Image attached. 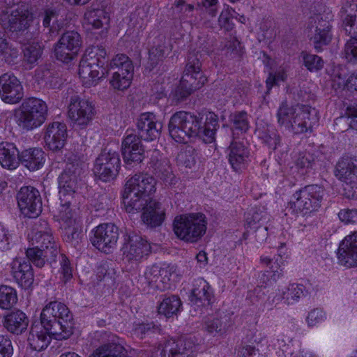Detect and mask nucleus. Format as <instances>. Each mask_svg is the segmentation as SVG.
Here are the masks:
<instances>
[{"label": "nucleus", "instance_id": "nucleus-15", "mask_svg": "<svg viewBox=\"0 0 357 357\" xmlns=\"http://www.w3.org/2000/svg\"><path fill=\"white\" fill-rule=\"evenodd\" d=\"M122 259L130 266H137L151 252L148 241L139 236L133 234L125 238L121 248Z\"/></svg>", "mask_w": 357, "mask_h": 357}, {"label": "nucleus", "instance_id": "nucleus-39", "mask_svg": "<svg viewBox=\"0 0 357 357\" xmlns=\"http://www.w3.org/2000/svg\"><path fill=\"white\" fill-rule=\"evenodd\" d=\"M190 347V343L188 344L184 340L180 339L176 342L170 340L167 342L161 353L162 357H178Z\"/></svg>", "mask_w": 357, "mask_h": 357}, {"label": "nucleus", "instance_id": "nucleus-8", "mask_svg": "<svg viewBox=\"0 0 357 357\" xmlns=\"http://www.w3.org/2000/svg\"><path fill=\"white\" fill-rule=\"evenodd\" d=\"M324 196L323 188L308 185L296 191L287 205V210L294 215L310 216L321 207Z\"/></svg>", "mask_w": 357, "mask_h": 357}, {"label": "nucleus", "instance_id": "nucleus-36", "mask_svg": "<svg viewBox=\"0 0 357 357\" xmlns=\"http://www.w3.org/2000/svg\"><path fill=\"white\" fill-rule=\"evenodd\" d=\"M20 159L27 169L36 171L44 165L45 153L40 148H31L22 152Z\"/></svg>", "mask_w": 357, "mask_h": 357}, {"label": "nucleus", "instance_id": "nucleus-61", "mask_svg": "<svg viewBox=\"0 0 357 357\" xmlns=\"http://www.w3.org/2000/svg\"><path fill=\"white\" fill-rule=\"evenodd\" d=\"M344 29L351 38H357V17L347 15L344 20Z\"/></svg>", "mask_w": 357, "mask_h": 357}, {"label": "nucleus", "instance_id": "nucleus-60", "mask_svg": "<svg viewBox=\"0 0 357 357\" xmlns=\"http://www.w3.org/2000/svg\"><path fill=\"white\" fill-rule=\"evenodd\" d=\"M57 10L53 8H47L44 10L43 24L45 27H51L52 29L57 24Z\"/></svg>", "mask_w": 357, "mask_h": 357}, {"label": "nucleus", "instance_id": "nucleus-13", "mask_svg": "<svg viewBox=\"0 0 357 357\" xmlns=\"http://www.w3.org/2000/svg\"><path fill=\"white\" fill-rule=\"evenodd\" d=\"M96 114L95 106L89 99L79 96L70 98L68 116L75 128H86L93 121Z\"/></svg>", "mask_w": 357, "mask_h": 357}, {"label": "nucleus", "instance_id": "nucleus-50", "mask_svg": "<svg viewBox=\"0 0 357 357\" xmlns=\"http://www.w3.org/2000/svg\"><path fill=\"white\" fill-rule=\"evenodd\" d=\"M26 254L29 259L38 267L43 266L46 259L48 257L51 258L47 251L44 250H42L41 248L36 246L34 248H28L26 250Z\"/></svg>", "mask_w": 357, "mask_h": 357}, {"label": "nucleus", "instance_id": "nucleus-42", "mask_svg": "<svg viewBox=\"0 0 357 357\" xmlns=\"http://www.w3.org/2000/svg\"><path fill=\"white\" fill-rule=\"evenodd\" d=\"M158 176L165 183L173 185L176 183V177L173 174L169 162L167 159L160 160L155 168Z\"/></svg>", "mask_w": 357, "mask_h": 357}, {"label": "nucleus", "instance_id": "nucleus-32", "mask_svg": "<svg viewBox=\"0 0 357 357\" xmlns=\"http://www.w3.org/2000/svg\"><path fill=\"white\" fill-rule=\"evenodd\" d=\"M304 287L302 284H292L288 287L277 290L273 301L291 305L298 302L305 295Z\"/></svg>", "mask_w": 357, "mask_h": 357}, {"label": "nucleus", "instance_id": "nucleus-25", "mask_svg": "<svg viewBox=\"0 0 357 357\" xmlns=\"http://www.w3.org/2000/svg\"><path fill=\"white\" fill-rule=\"evenodd\" d=\"M137 128L141 139L153 141L160 136L162 125L153 113L144 112L137 118Z\"/></svg>", "mask_w": 357, "mask_h": 357}, {"label": "nucleus", "instance_id": "nucleus-54", "mask_svg": "<svg viewBox=\"0 0 357 357\" xmlns=\"http://www.w3.org/2000/svg\"><path fill=\"white\" fill-rule=\"evenodd\" d=\"M326 319V312L322 309L315 308L307 313L305 321L308 327L312 328L323 323Z\"/></svg>", "mask_w": 357, "mask_h": 357}, {"label": "nucleus", "instance_id": "nucleus-7", "mask_svg": "<svg viewBox=\"0 0 357 357\" xmlns=\"http://www.w3.org/2000/svg\"><path fill=\"white\" fill-rule=\"evenodd\" d=\"M47 112V105L44 100L34 97L29 98L14 109L13 121L20 129L33 130L44 123Z\"/></svg>", "mask_w": 357, "mask_h": 357}, {"label": "nucleus", "instance_id": "nucleus-40", "mask_svg": "<svg viewBox=\"0 0 357 357\" xmlns=\"http://www.w3.org/2000/svg\"><path fill=\"white\" fill-rule=\"evenodd\" d=\"M63 45L70 48L77 54L82 47V39L79 33L75 31H68L63 33L59 40Z\"/></svg>", "mask_w": 357, "mask_h": 357}, {"label": "nucleus", "instance_id": "nucleus-14", "mask_svg": "<svg viewBox=\"0 0 357 357\" xmlns=\"http://www.w3.org/2000/svg\"><path fill=\"white\" fill-rule=\"evenodd\" d=\"M120 167L121 160L118 153L105 149L96 158L93 171L96 176L107 182L116 178Z\"/></svg>", "mask_w": 357, "mask_h": 357}, {"label": "nucleus", "instance_id": "nucleus-28", "mask_svg": "<svg viewBox=\"0 0 357 357\" xmlns=\"http://www.w3.org/2000/svg\"><path fill=\"white\" fill-rule=\"evenodd\" d=\"M54 338L52 331L40 321L32 324L27 338L30 347L35 351L45 349Z\"/></svg>", "mask_w": 357, "mask_h": 357}, {"label": "nucleus", "instance_id": "nucleus-46", "mask_svg": "<svg viewBox=\"0 0 357 357\" xmlns=\"http://www.w3.org/2000/svg\"><path fill=\"white\" fill-rule=\"evenodd\" d=\"M23 51L25 61L33 64L41 57L43 46L39 43L33 42L25 45Z\"/></svg>", "mask_w": 357, "mask_h": 357}, {"label": "nucleus", "instance_id": "nucleus-49", "mask_svg": "<svg viewBox=\"0 0 357 357\" xmlns=\"http://www.w3.org/2000/svg\"><path fill=\"white\" fill-rule=\"evenodd\" d=\"M234 15L235 11L229 6L225 5L218 17V25L220 29L227 31L232 30L234 26L232 21Z\"/></svg>", "mask_w": 357, "mask_h": 357}, {"label": "nucleus", "instance_id": "nucleus-45", "mask_svg": "<svg viewBox=\"0 0 357 357\" xmlns=\"http://www.w3.org/2000/svg\"><path fill=\"white\" fill-rule=\"evenodd\" d=\"M54 55L58 61L66 64L71 63L78 56L77 53L59 41L54 45Z\"/></svg>", "mask_w": 357, "mask_h": 357}, {"label": "nucleus", "instance_id": "nucleus-6", "mask_svg": "<svg viewBox=\"0 0 357 357\" xmlns=\"http://www.w3.org/2000/svg\"><path fill=\"white\" fill-rule=\"evenodd\" d=\"M278 123L295 134L311 131L317 122V111L309 107L296 105L289 107L282 104L278 112Z\"/></svg>", "mask_w": 357, "mask_h": 357}, {"label": "nucleus", "instance_id": "nucleus-52", "mask_svg": "<svg viewBox=\"0 0 357 357\" xmlns=\"http://www.w3.org/2000/svg\"><path fill=\"white\" fill-rule=\"evenodd\" d=\"M171 46L168 43L161 41L153 46L149 50V59L153 61L160 60L167 56L171 52Z\"/></svg>", "mask_w": 357, "mask_h": 357}, {"label": "nucleus", "instance_id": "nucleus-5", "mask_svg": "<svg viewBox=\"0 0 357 357\" xmlns=\"http://www.w3.org/2000/svg\"><path fill=\"white\" fill-rule=\"evenodd\" d=\"M107 61V52L99 46L89 47L83 54L78 66L79 79L85 87L97 85L107 72L105 65Z\"/></svg>", "mask_w": 357, "mask_h": 357}, {"label": "nucleus", "instance_id": "nucleus-62", "mask_svg": "<svg viewBox=\"0 0 357 357\" xmlns=\"http://www.w3.org/2000/svg\"><path fill=\"white\" fill-rule=\"evenodd\" d=\"M338 217L346 225L355 224L357 222V209H342L338 213Z\"/></svg>", "mask_w": 357, "mask_h": 357}, {"label": "nucleus", "instance_id": "nucleus-22", "mask_svg": "<svg viewBox=\"0 0 357 357\" xmlns=\"http://www.w3.org/2000/svg\"><path fill=\"white\" fill-rule=\"evenodd\" d=\"M23 96V87L17 77L9 73L0 77V97L4 102L16 104Z\"/></svg>", "mask_w": 357, "mask_h": 357}, {"label": "nucleus", "instance_id": "nucleus-63", "mask_svg": "<svg viewBox=\"0 0 357 357\" xmlns=\"http://www.w3.org/2000/svg\"><path fill=\"white\" fill-rule=\"evenodd\" d=\"M287 75L284 68L278 69L275 73L270 74L266 79V85L268 89H271L274 84H279L280 82H284L287 78Z\"/></svg>", "mask_w": 357, "mask_h": 357}, {"label": "nucleus", "instance_id": "nucleus-37", "mask_svg": "<svg viewBox=\"0 0 357 357\" xmlns=\"http://www.w3.org/2000/svg\"><path fill=\"white\" fill-rule=\"evenodd\" d=\"M109 20V15L105 10L90 8L84 13L83 23L92 29H99L107 26Z\"/></svg>", "mask_w": 357, "mask_h": 357}, {"label": "nucleus", "instance_id": "nucleus-55", "mask_svg": "<svg viewBox=\"0 0 357 357\" xmlns=\"http://www.w3.org/2000/svg\"><path fill=\"white\" fill-rule=\"evenodd\" d=\"M301 56L305 66L310 71H317L321 69L324 66V61L321 57L307 53H302Z\"/></svg>", "mask_w": 357, "mask_h": 357}, {"label": "nucleus", "instance_id": "nucleus-41", "mask_svg": "<svg viewBox=\"0 0 357 357\" xmlns=\"http://www.w3.org/2000/svg\"><path fill=\"white\" fill-rule=\"evenodd\" d=\"M17 301L16 290L7 285L0 286V308L8 310L14 306Z\"/></svg>", "mask_w": 357, "mask_h": 357}, {"label": "nucleus", "instance_id": "nucleus-48", "mask_svg": "<svg viewBox=\"0 0 357 357\" xmlns=\"http://www.w3.org/2000/svg\"><path fill=\"white\" fill-rule=\"evenodd\" d=\"M202 328L204 332L213 337L221 336L225 333L222 322L216 318L211 317L205 319Z\"/></svg>", "mask_w": 357, "mask_h": 357}, {"label": "nucleus", "instance_id": "nucleus-38", "mask_svg": "<svg viewBox=\"0 0 357 357\" xmlns=\"http://www.w3.org/2000/svg\"><path fill=\"white\" fill-rule=\"evenodd\" d=\"M344 75V70H335L332 75V87L335 90L347 89L357 91V71L351 73L347 79Z\"/></svg>", "mask_w": 357, "mask_h": 357}, {"label": "nucleus", "instance_id": "nucleus-2", "mask_svg": "<svg viewBox=\"0 0 357 357\" xmlns=\"http://www.w3.org/2000/svg\"><path fill=\"white\" fill-rule=\"evenodd\" d=\"M218 127L217 116L213 113L203 119L181 111L175 113L169 122L171 137L178 143H186L190 138L199 137L205 143H211Z\"/></svg>", "mask_w": 357, "mask_h": 357}, {"label": "nucleus", "instance_id": "nucleus-24", "mask_svg": "<svg viewBox=\"0 0 357 357\" xmlns=\"http://www.w3.org/2000/svg\"><path fill=\"white\" fill-rule=\"evenodd\" d=\"M10 266L11 275L20 287L25 289L32 287L34 276L29 262L23 258L16 257Z\"/></svg>", "mask_w": 357, "mask_h": 357}, {"label": "nucleus", "instance_id": "nucleus-4", "mask_svg": "<svg viewBox=\"0 0 357 357\" xmlns=\"http://www.w3.org/2000/svg\"><path fill=\"white\" fill-rule=\"evenodd\" d=\"M156 181L147 174H135L126 182L122 195L123 204L127 213H138L151 195L155 191Z\"/></svg>", "mask_w": 357, "mask_h": 357}, {"label": "nucleus", "instance_id": "nucleus-19", "mask_svg": "<svg viewBox=\"0 0 357 357\" xmlns=\"http://www.w3.org/2000/svg\"><path fill=\"white\" fill-rule=\"evenodd\" d=\"M174 267L167 264H154L147 267L144 277L153 288L164 291L170 287V278Z\"/></svg>", "mask_w": 357, "mask_h": 357}, {"label": "nucleus", "instance_id": "nucleus-1", "mask_svg": "<svg viewBox=\"0 0 357 357\" xmlns=\"http://www.w3.org/2000/svg\"><path fill=\"white\" fill-rule=\"evenodd\" d=\"M82 173L79 164H68L59 178L60 204L54 211V216L68 242L77 240L82 230L81 221L75 212V197L78 183H82Z\"/></svg>", "mask_w": 357, "mask_h": 357}, {"label": "nucleus", "instance_id": "nucleus-59", "mask_svg": "<svg viewBox=\"0 0 357 357\" xmlns=\"http://www.w3.org/2000/svg\"><path fill=\"white\" fill-rule=\"evenodd\" d=\"M344 56L348 62L357 63V38H351L347 42Z\"/></svg>", "mask_w": 357, "mask_h": 357}, {"label": "nucleus", "instance_id": "nucleus-20", "mask_svg": "<svg viewBox=\"0 0 357 357\" xmlns=\"http://www.w3.org/2000/svg\"><path fill=\"white\" fill-rule=\"evenodd\" d=\"M123 159L129 167H135L144 159V149L140 139L135 135H128L121 146Z\"/></svg>", "mask_w": 357, "mask_h": 357}, {"label": "nucleus", "instance_id": "nucleus-53", "mask_svg": "<svg viewBox=\"0 0 357 357\" xmlns=\"http://www.w3.org/2000/svg\"><path fill=\"white\" fill-rule=\"evenodd\" d=\"M17 55V50L9 44L5 34L0 31V58L8 61Z\"/></svg>", "mask_w": 357, "mask_h": 357}, {"label": "nucleus", "instance_id": "nucleus-34", "mask_svg": "<svg viewBox=\"0 0 357 357\" xmlns=\"http://www.w3.org/2000/svg\"><path fill=\"white\" fill-rule=\"evenodd\" d=\"M20 160L19 151L13 144H0V164L3 168L15 169L18 167Z\"/></svg>", "mask_w": 357, "mask_h": 357}, {"label": "nucleus", "instance_id": "nucleus-3", "mask_svg": "<svg viewBox=\"0 0 357 357\" xmlns=\"http://www.w3.org/2000/svg\"><path fill=\"white\" fill-rule=\"evenodd\" d=\"M40 321L46 326L57 340L68 339L73 333V314L68 306L59 301H50L42 309Z\"/></svg>", "mask_w": 357, "mask_h": 357}, {"label": "nucleus", "instance_id": "nucleus-57", "mask_svg": "<svg viewBox=\"0 0 357 357\" xmlns=\"http://www.w3.org/2000/svg\"><path fill=\"white\" fill-rule=\"evenodd\" d=\"M14 234L4 225H0V250H8L14 243Z\"/></svg>", "mask_w": 357, "mask_h": 357}, {"label": "nucleus", "instance_id": "nucleus-21", "mask_svg": "<svg viewBox=\"0 0 357 357\" xmlns=\"http://www.w3.org/2000/svg\"><path fill=\"white\" fill-rule=\"evenodd\" d=\"M309 29V37L315 49H321L331 41V25L328 17L316 15L312 17Z\"/></svg>", "mask_w": 357, "mask_h": 357}, {"label": "nucleus", "instance_id": "nucleus-33", "mask_svg": "<svg viewBox=\"0 0 357 357\" xmlns=\"http://www.w3.org/2000/svg\"><path fill=\"white\" fill-rule=\"evenodd\" d=\"M29 322V319L24 312L15 310L5 317L3 325L9 332L19 335L26 330Z\"/></svg>", "mask_w": 357, "mask_h": 357}, {"label": "nucleus", "instance_id": "nucleus-44", "mask_svg": "<svg viewBox=\"0 0 357 357\" xmlns=\"http://www.w3.org/2000/svg\"><path fill=\"white\" fill-rule=\"evenodd\" d=\"M181 305L180 299L176 296H171L162 300L158 307V312L167 317L176 314Z\"/></svg>", "mask_w": 357, "mask_h": 357}, {"label": "nucleus", "instance_id": "nucleus-58", "mask_svg": "<svg viewBox=\"0 0 357 357\" xmlns=\"http://www.w3.org/2000/svg\"><path fill=\"white\" fill-rule=\"evenodd\" d=\"M256 134L273 149H275L276 145L279 143V137L273 130H271L270 129H267L266 130H263L260 128L257 127Z\"/></svg>", "mask_w": 357, "mask_h": 357}, {"label": "nucleus", "instance_id": "nucleus-56", "mask_svg": "<svg viewBox=\"0 0 357 357\" xmlns=\"http://www.w3.org/2000/svg\"><path fill=\"white\" fill-rule=\"evenodd\" d=\"M230 119L233 124L234 130H238L243 132L248 130L249 124L245 112L233 114L231 115Z\"/></svg>", "mask_w": 357, "mask_h": 357}, {"label": "nucleus", "instance_id": "nucleus-12", "mask_svg": "<svg viewBox=\"0 0 357 357\" xmlns=\"http://www.w3.org/2000/svg\"><path fill=\"white\" fill-rule=\"evenodd\" d=\"M110 68L116 70L109 79L110 86L116 91H124L131 85L134 66L132 61L125 54H116L109 63Z\"/></svg>", "mask_w": 357, "mask_h": 357}, {"label": "nucleus", "instance_id": "nucleus-10", "mask_svg": "<svg viewBox=\"0 0 357 357\" xmlns=\"http://www.w3.org/2000/svg\"><path fill=\"white\" fill-rule=\"evenodd\" d=\"M34 20L31 6L24 1L14 2L8 5L0 14V22L13 32L26 30Z\"/></svg>", "mask_w": 357, "mask_h": 357}, {"label": "nucleus", "instance_id": "nucleus-27", "mask_svg": "<svg viewBox=\"0 0 357 357\" xmlns=\"http://www.w3.org/2000/svg\"><path fill=\"white\" fill-rule=\"evenodd\" d=\"M46 146L52 151L61 150L67 139V128L64 123L54 122L50 124L44 136Z\"/></svg>", "mask_w": 357, "mask_h": 357}, {"label": "nucleus", "instance_id": "nucleus-9", "mask_svg": "<svg viewBox=\"0 0 357 357\" xmlns=\"http://www.w3.org/2000/svg\"><path fill=\"white\" fill-rule=\"evenodd\" d=\"M174 232L176 237L187 243H196L206 234L207 220L202 213L182 215L174 219Z\"/></svg>", "mask_w": 357, "mask_h": 357}, {"label": "nucleus", "instance_id": "nucleus-23", "mask_svg": "<svg viewBox=\"0 0 357 357\" xmlns=\"http://www.w3.org/2000/svg\"><path fill=\"white\" fill-rule=\"evenodd\" d=\"M337 257L339 263L344 266H357V231L350 232L340 242Z\"/></svg>", "mask_w": 357, "mask_h": 357}, {"label": "nucleus", "instance_id": "nucleus-29", "mask_svg": "<svg viewBox=\"0 0 357 357\" xmlns=\"http://www.w3.org/2000/svg\"><path fill=\"white\" fill-rule=\"evenodd\" d=\"M29 240L33 245L47 251L50 257H54L59 253V245L49 228L33 229L29 234Z\"/></svg>", "mask_w": 357, "mask_h": 357}, {"label": "nucleus", "instance_id": "nucleus-47", "mask_svg": "<svg viewBox=\"0 0 357 357\" xmlns=\"http://www.w3.org/2000/svg\"><path fill=\"white\" fill-rule=\"evenodd\" d=\"M195 151L191 148L181 151L177 157L176 162L181 167L192 169L196 165Z\"/></svg>", "mask_w": 357, "mask_h": 357}, {"label": "nucleus", "instance_id": "nucleus-17", "mask_svg": "<svg viewBox=\"0 0 357 357\" xmlns=\"http://www.w3.org/2000/svg\"><path fill=\"white\" fill-rule=\"evenodd\" d=\"M20 212L25 217L37 218L42 211V201L40 192L31 186L21 188L17 195Z\"/></svg>", "mask_w": 357, "mask_h": 357}, {"label": "nucleus", "instance_id": "nucleus-35", "mask_svg": "<svg viewBox=\"0 0 357 357\" xmlns=\"http://www.w3.org/2000/svg\"><path fill=\"white\" fill-rule=\"evenodd\" d=\"M249 152L241 142H233L230 146L229 161L235 171L243 169L248 163Z\"/></svg>", "mask_w": 357, "mask_h": 357}, {"label": "nucleus", "instance_id": "nucleus-18", "mask_svg": "<svg viewBox=\"0 0 357 357\" xmlns=\"http://www.w3.org/2000/svg\"><path fill=\"white\" fill-rule=\"evenodd\" d=\"M91 243L101 252L109 253L116 246L119 238V229L113 224H102L93 230Z\"/></svg>", "mask_w": 357, "mask_h": 357}, {"label": "nucleus", "instance_id": "nucleus-11", "mask_svg": "<svg viewBox=\"0 0 357 357\" xmlns=\"http://www.w3.org/2000/svg\"><path fill=\"white\" fill-rule=\"evenodd\" d=\"M207 79L201 70V63L197 58H189L179 85L171 91L170 96L179 100L200 89Z\"/></svg>", "mask_w": 357, "mask_h": 357}, {"label": "nucleus", "instance_id": "nucleus-31", "mask_svg": "<svg viewBox=\"0 0 357 357\" xmlns=\"http://www.w3.org/2000/svg\"><path fill=\"white\" fill-rule=\"evenodd\" d=\"M141 209L143 210L142 220L147 226L158 227L165 220V208L161 203L155 200H148Z\"/></svg>", "mask_w": 357, "mask_h": 357}, {"label": "nucleus", "instance_id": "nucleus-64", "mask_svg": "<svg viewBox=\"0 0 357 357\" xmlns=\"http://www.w3.org/2000/svg\"><path fill=\"white\" fill-rule=\"evenodd\" d=\"M13 353L10 340L5 335H0V357H11Z\"/></svg>", "mask_w": 357, "mask_h": 357}, {"label": "nucleus", "instance_id": "nucleus-30", "mask_svg": "<svg viewBox=\"0 0 357 357\" xmlns=\"http://www.w3.org/2000/svg\"><path fill=\"white\" fill-rule=\"evenodd\" d=\"M213 298V292L209 284L204 279L196 280L189 294V301L197 307L210 305Z\"/></svg>", "mask_w": 357, "mask_h": 357}, {"label": "nucleus", "instance_id": "nucleus-16", "mask_svg": "<svg viewBox=\"0 0 357 357\" xmlns=\"http://www.w3.org/2000/svg\"><path fill=\"white\" fill-rule=\"evenodd\" d=\"M336 176L344 182V195L349 199H357V161L342 159L336 166Z\"/></svg>", "mask_w": 357, "mask_h": 357}, {"label": "nucleus", "instance_id": "nucleus-51", "mask_svg": "<svg viewBox=\"0 0 357 357\" xmlns=\"http://www.w3.org/2000/svg\"><path fill=\"white\" fill-rule=\"evenodd\" d=\"M268 219V215L264 211L251 209L247 215L246 222L251 228H257Z\"/></svg>", "mask_w": 357, "mask_h": 357}, {"label": "nucleus", "instance_id": "nucleus-43", "mask_svg": "<svg viewBox=\"0 0 357 357\" xmlns=\"http://www.w3.org/2000/svg\"><path fill=\"white\" fill-rule=\"evenodd\" d=\"M92 357H126L122 346L115 343L105 344L98 348Z\"/></svg>", "mask_w": 357, "mask_h": 357}, {"label": "nucleus", "instance_id": "nucleus-26", "mask_svg": "<svg viewBox=\"0 0 357 357\" xmlns=\"http://www.w3.org/2000/svg\"><path fill=\"white\" fill-rule=\"evenodd\" d=\"M289 257V252L284 244H282L278 250V254L273 258L267 255L260 257V263L267 268L273 280H275L282 275L284 267L287 264Z\"/></svg>", "mask_w": 357, "mask_h": 357}]
</instances>
